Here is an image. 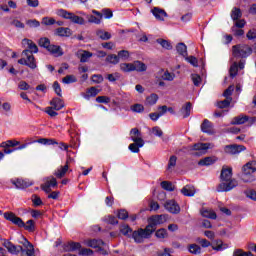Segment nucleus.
<instances>
[{"label":"nucleus","mask_w":256,"mask_h":256,"mask_svg":"<svg viewBox=\"0 0 256 256\" xmlns=\"http://www.w3.org/2000/svg\"><path fill=\"white\" fill-rule=\"evenodd\" d=\"M220 180L221 183L217 187V191L219 193L221 192H229L232 191V189H235L237 185H239V182L237 179L233 178V168L223 166L221 173H220Z\"/></svg>","instance_id":"f257e3e1"},{"label":"nucleus","mask_w":256,"mask_h":256,"mask_svg":"<svg viewBox=\"0 0 256 256\" xmlns=\"http://www.w3.org/2000/svg\"><path fill=\"white\" fill-rule=\"evenodd\" d=\"M23 246H15V244L9 240H4L3 242V247H5L8 253H11L12 255H19V253H21V256H35V248L33 247V244L25 238Z\"/></svg>","instance_id":"f03ea898"},{"label":"nucleus","mask_w":256,"mask_h":256,"mask_svg":"<svg viewBox=\"0 0 256 256\" xmlns=\"http://www.w3.org/2000/svg\"><path fill=\"white\" fill-rule=\"evenodd\" d=\"M256 172V161L247 162L242 167V173L240 174V179L243 183H253L255 181V176L253 173Z\"/></svg>","instance_id":"7ed1b4c3"},{"label":"nucleus","mask_w":256,"mask_h":256,"mask_svg":"<svg viewBox=\"0 0 256 256\" xmlns=\"http://www.w3.org/2000/svg\"><path fill=\"white\" fill-rule=\"evenodd\" d=\"M253 53V49L247 44H238L232 47V55L245 59Z\"/></svg>","instance_id":"20e7f679"},{"label":"nucleus","mask_w":256,"mask_h":256,"mask_svg":"<svg viewBox=\"0 0 256 256\" xmlns=\"http://www.w3.org/2000/svg\"><path fill=\"white\" fill-rule=\"evenodd\" d=\"M22 57L18 60L19 65H26L29 69H37V60H35V56L31 54V51L23 50Z\"/></svg>","instance_id":"39448f33"},{"label":"nucleus","mask_w":256,"mask_h":256,"mask_svg":"<svg viewBox=\"0 0 256 256\" xmlns=\"http://www.w3.org/2000/svg\"><path fill=\"white\" fill-rule=\"evenodd\" d=\"M57 15L59 17H63V19H69L72 23L76 25H85V19L83 17L77 16L72 12H68L65 9H59L57 11Z\"/></svg>","instance_id":"423d86ee"},{"label":"nucleus","mask_w":256,"mask_h":256,"mask_svg":"<svg viewBox=\"0 0 256 256\" xmlns=\"http://www.w3.org/2000/svg\"><path fill=\"white\" fill-rule=\"evenodd\" d=\"M151 235V231H147V227L145 229L140 228L132 232V238L134 239L135 243H143V240L149 239Z\"/></svg>","instance_id":"0eeeda50"},{"label":"nucleus","mask_w":256,"mask_h":256,"mask_svg":"<svg viewBox=\"0 0 256 256\" xmlns=\"http://www.w3.org/2000/svg\"><path fill=\"white\" fill-rule=\"evenodd\" d=\"M3 215L4 219H6V221H10L11 223H13V225H17V227L20 228L25 227V222L23 221V219L19 218L17 215H15V213L5 212Z\"/></svg>","instance_id":"6e6552de"},{"label":"nucleus","mask_w":256,"mask_h":256,"mask_svg":"<svg viewBox=\"0 0 256 256\" xmlns=\"http://www.w3.org/2000/svg\"><path fill=\"white\" fill-rule=\"evenodd\" d=\"M210 146L211 144L209 143H196L193 145V151L199 152H193L192 155H194V157H201V155L207 153V149H209Z\"/></svg>","instance_id":"1a4fd4ad"},{"label":"nucleus","mask_w":256,"mask_h":256,"mask_svg":"<svg viewBox=\"0 0 256 256\" xmlns=\"http://www.w3.org/2000/svg\"><path fill=\"white\" fill-rule=\"evenodd\" d=\"M164 207L166 210H168L169 213H172L173 215H178V213H181V207L175 200H167L164 204Z\"/></svg>","instance_id":"9d476101"},{"label":"nucleus","mask_w":256,"mask_h":256,"mask_svg":"<svg viewBox=\"0 0 256 256\" xmlns=\"http://www.w3.org/2000/svg\"><path fill=\"white\" fill-rule=\"evenodd\" d=\"M245 146L239 145V144H231V145H226L224 147L225 153H228V155H237L241 153V151H245Z\"/></svg>","instance_id":"9b49d317"},{"label":"nucleus","mask_w":256,"mask_h":256,"mask_svg":"<svg viewBox=\"0 0 256 256\" xmlns=\"http://www.w3.org/2000/svg\"><path fill=\"white\" fill-rule=\"evenodd\" d=\"M134 143L130 144L128 146V149L132 152V153H139V149H141V147H143L145 145V140L143 139H137V138H133L132 140Z\"/></svg>","instance_id":"f8f14e48"},{"label":"nucleus","mask_w":256,"mask_h":256,"mask_svg":"<svg viewBox=\"0 0 256 256\" xmlns=\"http://www.w3.org/2000/svg\"><path fill=\"white\" fill-rule=\"evenodd\" d=\"M22 45L24 47H25V45H27V49H25L24 51H30L32 55H33V53H39V47H37V44H35L33 42V40L24 38L22 40Z\"/></svg>","instance_id":"ddd939ff"},{"label":"nucleus","mask_w":256,"mask_h":256,"mask_svg":"<svg viewBox=\"0 0 256 256\" xmlns=\"http://www.w3.org/2000/svg\"><path fill=\"white\" fill-rule=\"evenodd\" d=\"M12 185H15L16 189H27V187H31L33 182H29L23 179L11 180Z\"/></svg>","instance_id":"4468645a"},{"label":"nucleus","mask_w":256,"mask_h":256,"mask_svg":"<svg viewBox=\"0 0 256 256\" xmlns=\"http://www.w3.org/2000/svg\"><path fill=\"white\" fill-rule=\"evenodd\" d=\"M157 225H160V223L158 222L156 216H151L148 218V225L146 226L147 231H151V234L153 235V233H155L157 230Z\"/></svg>","instance_id":"2eb2a0df"},{"label":"nucleus","mask_w":256,"mask_h":256,"mask_svg":"<svg viewBox=\"0 0 256 256\" xmlns=\"http://www.w3.org/2000/svg\"><path fill=\"white\" fill-rule=\"evenodd\" d=\"M151 13L154 15L158 21H165V17H167V12H165L164 9H161L159 7H154L151 10Z\"/></svg>","instance_id":"dca6fc26"},{"label":"nucleus","mask_w":256,"mask_h":256,"mask_svg":"<svg viewBox=\"0 0 256 256\" xmlns=\"http://www.w3.org/2000/svg\"><path fill=\"white\" fill-rule=\"evenodd\" d=\"M201 131L203 133H207L208 135H213V123H211V121L208 119H205L201 124Z\"/></svg>","instance_id":"f3484780"},{"label":"nucleus","mask_w":256,"mask_h":256,"mask_svg":"<svg viewBox=\"0 0 256 256\" xmlns=\"http://www.w3.org/2000/svg\"><path fill=\"white\" fill-rule=\"evenodd\" d=\"M69 161H71V158H69L66 161V164L64 166H60V168L54 173V175L58 179H63V177H65L67 171H69Z\"/></svg>","instance_id":"a211bd4d"},{"label":"nucleus","mask_w":256,"mask_h":256,"mask_svg":"<svg viewBox=\"0 0 256 256\" xmlns=\"http://www.w3.org/2000/svg\"><path fill=\"white\" fill-rule=\"evenodd\" d=\"M50 105H51V108L54 109L55 111H61V109L65 107V102H63L61 98L55 97L50 101Z\"/></svg>","instance_id":"6ab92c4d"},{"label":"nucleus","mask_w":256,"mask_h":256,"mask_svg":"<svg viewBox=\"0 0 256 256\" xmlns=\"http://www.w3.org/2000/svg\"><path fill=\"white\" fill-rule=\"evenodd\" d=\"M54 34L58 37H71L73 32L71 31V28L59 27L54 31Z\"/></svg>","instance_id":"aec40b11"},{"label":"nucleus","mask_w":256,"mask_h":256,"mask_svg":"<svg viewBox=\"0 0 256 256\" xmlns=\"http://www.w3.org/2000/svg\"><path fill=\"white\" fill-rule=\"evenodd\" d=\"M181 193L185 197H193V195H195V193H196L195 186H193V185H186V186H184L181 189Z\"/></svg>","instance_id":"412c9836"},{"label":"nucleus","mask_w":256,"mask_h":256,"mask_svg":"<svg viewBox=\"0 0 256 256\" xmlns=\"http://www.w3.org/2000/svg\"><path fill=\"white\" fill-rule=\"evenodd\" d=\"M47 51H49V53H51L52 55H56V57L63 56V49H61V46L50 44Z\"/></svg>","instance_id":"4be33fe9"},{"label":"nucleus","mask_w":256,"mask_h":256,"mask_svg":"<svg viewBox=\"0 0 256 256\" xmlns=\"http://www.w3.org/2000/svg\"><path fill=\"white\" fill-rule=\"evenodd\" d=\"M133 71H137V73H144L147 71V65L139 60L133 62Z\"/></svg>","instance_id":"5701e85b"},{"label":"nucleus","mask_w":256,"mask_h":256,"mask_svg":"<svg viewBox=\"0 0 256 256\" xmlns=\"http://www.w3.org/2000/svg\"><path fill=\"white\" fill-rule=\"evenodd\" d=\"M77 249H81V243L79 242H68L64 244V251L71 252L77 251Z\"/></svg>","instance_id":"b1692460"},{"label":"nucleus","mask_w":256,"mask_h":256,"mask_svg":"<svg viewBox=\"0 0 256 256\" xmlns=\"http://www.w3.org/2000/svg\"><path fill=\"white\" fill-rule=\"evenodd\" d=\"M247 121H249V116L239 115L233 118L232 125H244Z\"/></svg>","instance_id":"393cba45"},{"label":"nucleus","mask_w":256,"mask_h":256,"mask_svg":"<svg viewBox=\"0 0 256 256\" xmlns=\"http://www.w3.org/2000/svg\"><path fill=\"white\" fill-rule=\"evenodd\" d=\"M33 143H40L41 145H59L57 140L51 138H40L38 140H34Z\"/></svg>","instance_id":"a878e982"},{"label":"nucleus","mask_w":256,"mask_h":256,"mask_svg":"<svg viewBox=\"0 0 256 256\" xmlns=\"http://www.w3.org/2000/svg\"><path fill=\"white\" fill-rule=\"evenodd\" d=\"M120 233L124 235V237L131 238L133 235V229L127 224H123L120 226Z\"/></svg>","instance_id":"bb28decb"},{"label":"nucleus","mask_w":256,"mask_h":256,"mask_svg":"<svg viewBox=\"0 0 256 256\" xmlns=\"http://www.w3.org/2000/svg\"><path fill=\"white\" fill-rule=\"evenodd\" d=\"M192 107L193 105L191 104V102H187L186 105L181 108L180 113L181 115H183L184 119H187V117L191 115Z\"/></svg>","instance_id":"cd10ccee"},{"label":"nucleus","mask_w":256,"mask_h":256,"mask_svg":"<svg viewBox=\"0 0 256 256\" xmlns=\"http://www.w3.org/2000/svg\"><path fill=\"white\" fill-rule=\"evenodd\" d=\"M217 162V157H205L204 159H201L199 162H198V165H201V166H209V165H213L214 163Z\"/></svg>","instance_id":"c85d7f7f"},{"label":"nucleus","mask_w":256,"mask_h":256,"mask_svg":"<svg viewBox=\"0 0 256 256\" xmlns=\"http://www.w3.org/2000/svg\"><path fill=\"white\" fill-rule=\"evenodd\" d=\"M84 99H91V97H97L99 90L95 87H90L85 94H82Z\"/></svg>","instance_id":"c756f323"},{"label":"nucleus","mask_w":256,"mask_h":256,"mask_svg":"<svg viewBox=\"0 0 256 256\" xmlns=\"http://www.w3.org/2000/svg\"><path fill=\"white\" fill-rule=\"evenodd\" d=\"M79 55H80V63H87V61H89V59L93 57V53L85 50L79 52Z\"/></svg>","instance_id":"7c9ffc66"},{"label":"nucleus","mask_w":256,"mask_h":256,"mask_svg":"<svg viewBox=\"0 0 256 256\" xmlns=\"http://www.w3.org/2000/svg\"><path fill=\"white\" fill-rule=\"evenodd\" d=\"M87 245L88 247H92L93 249H98V247H103V245H105V242H103V240L93 239L88 240Z\"/></svg>","instance_id":"2f4dec72"},{"label":"nucleus","mask_w":256,"mask_h":256,"mask_svg":"<svg viewBox=\"0 0 256 256\" xmlns=\"http://www.w3.org/2000/svg\"><path fill=\"white\" fill-rule=\"evenodd\" d=\"M176 51L179 53V55H182V57H187V45H185V43H178L176 46Z\"/></svg>","instance_id":"473e14b6"},{"label":"nucleus","mask_w":256,"mask_h":256,"mask_svg":"<svg viewBox=\"0 0 256 256\" xmlns=\"http://www.w3.org/2000/svg\"><path fill=\"white\" fill-rule=\"evenodd\" d=\"M156 43L161 45V47H163V49H167V51H171V49H173V45H171V42H169L168 40H165L163 38L157 39Z\"/></svg>","instance_id":"72a5a7b5"},{"label":"nucleus","mask_w":256,"mask_h":256,"mask_svg":"<svg viewBox=\"0 0 256 256\" xmlns=\"http://www.w3.org/2000/svg\"><path fill=\"white\" fill-rule=\"evenodd\" d=\"M104 223H107V225H119V220H117V217L113 215H107L103 218Z\"/></svg>","instance_id":"f704fd0d"},{"label":"nucleus","mask_w":256,"mask_h":256,"mask_svg":"<svg viewBox=\"0 0 256 256\" xmlns=\"http://www.w3.org/2000/svg\"><path fill=\"white\" fill-rule=\"evenodd\" d=\"M97 37L102 39V41H109L111 39V33L105 31V30H97L96 31Z\"/></svg>","instance_id":"c9c22d12"},{"label":"nucleus","mask_w":256,"mask_h":256,"mask_svg":"<svg viewBox=\"0 0 256 256\" xmlns=\"http://www.w3.org/2000/svg\"><path fill=\"white\" fill-rule=\"evenodd\" d=\"M243 16V13L241 12V9L235 7L232 9L231 11V18L234 21H238V19H241V17Z\"/></svg>","instance_id":"e433bc0d"},{"label":"nucleus","mask_w":256,"mask_h":256,"mask_svg":"<svg viewBox=\"0 0 256 256\" xmlns=\"http://www.w3.org/2000/svg\"><path fill=\"white\" fill-rule=\"evenodd\" d=\"M231 101H233V98H226L222 101H219L217 103V107H219V109H227V107L231 105Z\"/></svg>","instance_id":"4c0bfd02"},{"label":"nucleus","mask_w":256,"mask_h":256,"mask_svg":"<svg viewBox=\"0 0 256 256\" xmlns=\"http://www.w3.org/2000/svg\"><path fill=\"white\" fill-rule=\"evenodd\" d=\"M38 44L40 47H43L44 49L48 50L51 45V40L47 37L40 38L38 41Z\"/></svg>","instance_id":"58836bf2"},{"label":"nucleus","mask_w":256,"mask_h":256,"mask_svg":"<svg viewBox=\"0 0 256 256\" xmlns=\"http://www.w3.org/2000/svg\"><path fill=\"white\" fill-rule=\"evenodd\" d=\"M22 228L26 231H29L30 233H33V231H35V221L28 220L26 224L24 223V226H22Z\"/></svg>","instance_id":"ea45409f"},{"label":"nucleus","mask_w":256,"mask_h":256,"mask_svg":"<svg viewBox=\"0 0 256 256\" xmlns=\"http://www.w3.org/2000/svg\"><path fill=\"white\" fill-rule=\"evenodd\" d=\"M188 251L192 253V255H199V253H201V246L197 244H190L188 246Z\"/></svg>","instance_id":"a19ab883"},{"label":"nucleus","mask_w":256,"mask_h":256,"mask_svg":"<svg viewBox=\"0 0 256 256\" xmlns=\"http://www.w3.org/2000/svg\"><path fill=\"white\" fill-rule=\"evenodd\" d=\"M160 185L165 191H175V186L170 181H162Z\"/></svg>","instance_id":"79ce46f5"},{"label":"nucleus","mask_w":256,"mask_h":256,"mask_svg":"<svg viewBox=\"0 0 256 256\" xmlns=\"http://www.w3.org/2000/svg\"><path fill=\"white\" fill-rule=\"evenodd\" d=\"M120 69L123 73H131L133 71V62L120 64Z\"/></svg>","instance_id":"37998d69"},{"label":"nucleus","mask_w":256,"mask_h":256,"mask_svg":"<svg viewBox=\"0 0 256 256\" xmlns=\"http://www.w3.org/2000/svg\"><path fill=\"white\" fill-rule=\"evenodd\" d=\"M159 101V96L157 94H151L146 98L147 105H155Z\"/></svg>","instance_id":"c03bdc74"},{"label":"nucleus","mask_w":256,"mask_h":256,"mask_svg":"<svg viewBox=\"0 0 256 256\" xmlns=\"http://www.w3.org/2000/svg\"><path fill=\"white\" fill-rule=\"evenodd\" d=\"M17 145H21V142L17 140H8L6 142H2L0 147H17Z\"/></svg>","instance_id":"a18cd8bd"},{"label":"nucleus","mask_w":256,"mask_h":256,"mask_svg":"<svg viewBox=\"0 0 256 256\" xmlns=\"http://www.w3.org/2000/svg\"><path fill=\"white\" fill-rule=\"evenodd\" d=\"M177 165V156L172 155L168 161L167 171H172V169Z\"/></svg>","instance_id":"49530a36"},{"label":"nucleus","mask_w":256,"mask_h":256,"mask_svg":"<svg viewBox=\"0 0 256 256\" xmlns=\"http://www.w3.org/2000/svg\"><path fill=\"white\" fill-rule=\"evenodd\" d=\"M31 201H32L34 207H41V205H43V200H41V197H39L36 194L32 195Z\"/></svg>","instance_id":"de8ad7c7"},{"label":"nucleus","mask_w":256,"mask_h":256,"mask_svg":"<svg viewBox=\"0 0 256 256\" xmlns=\"http://www.w3.org/2000/svg\"><path fill=\"white\" fill-rule=\"evenodd\" d=\"M107 63H111L112 65H117L119 63V57L115 54H110L106 57Z\"/></svg>","instance_id":"09e8293b"},{"label":"nucleus","mask_w":256,"mask_h":256,"mask_svg":"<svg viewBox=\"0 0 256 256\" xmlns=\"http://www.w3.org/2000/svg\"><path fill=\"white\" fill-rule=\"evenodd\" d=\"M201 215L202 217H206V219H217V214L209 210H203Z\"/></svg>","instance_id":"8fccbe9b"},{"label":"nucleus","mask_w":256,"mask_h":256,"mask_svg":"<svg viewBox=\"0 0 256 256\" xmlns=\"http://www.w3.org/2000/svg\"><path fill=\"white\" fill-rule=\"evenodd\" d=\"M231 31L235 37H243L245 35V30L237 28V26H232Z\"/></svg>","instance_id":"3c124183"},{"label":"nucleus","mask_w":256,"mask_h":256,"mask_svg":"<svg viewBox=\"0 0 256 256\" xmlns=\"http://www.w3.org/2000/svg\"><path fill=\"white\" fill-rule=\"evenodd\" d=\"M130 135H131L132 141H133V139H143L141 137V131H139V129H137V128H132L130 131Z\"/></svg>","instance_id":"603ef678"},{"label":"nucleus","mask_w":256,"mask_h":256,"mask_svg":"<svg viewBox=\"0 0 256 256\" xmlns=\"http://www.w3.org/2000/svg\"><path fill=\"white\" fill-rule=\"evenodd\" d=\"M62 83H65L66 85L77 83V78L73 75H67L62 79Z\"/></svg>","instance_id":"864d4df0"},{"label":"nucleus","mask_w":256,"mask_h":256,"mask_svg":"<svg viewBox=\"0 0 256 256\" xmlns=\"http://www.w3.org/2000/svg\"><path fill=\"white\" fill-rule=\"evenodd\" d=\"M239 71V66L237 64V62H234L231 67H230V77H237V73Z\"/></svg>","instance_id":"5fc2aeb1"},{"label":"nucleus","mask_w":256,"mask_h":256,"mask_svg":"<svg viewBox=\"0 0 256 256\" xmlns=\"http://www.w3.org/2000/svg\"><path fill=\"white\" fill-rule=\"evenodd\" d=\"M130 109L134 113H143V111H145V107L143 106V104H134L130 107Z\"/></svg>","instance_id":"6e6d98bb"},{"label":"nucleus","mask_w":256,"mask_h":256,"mask_svg":"<svg viewBox=\"0 0 256 256\" xmlns=\"http://www.w3.org/2000/svg\"><path fill=\"white\" fill-rule=\"evenodd\" d=\"M233 91H235V86L230 85L223 93V97L226 99H232L231 95H233Z\"/></svg>","instance_id":"4d7b16f0"},{"label":"nucleus","mask_w":256,"mask_h":256,"mask_svg":"<svg viewBox=\"0 0 256 256\" xmlns=\"http://www.w3.org/2000/svg\"><path fill=\"white\" fill-rule=\"evenodd\" d=\"M117 217L118 219L125 221V219H129V212H127L125 209H121L118 211Z\"/></svg>","instance_id":"13d9d810"},{"label":"nucleus","mask_w":256,"mask_h":256,"mask_svg":"<svg viewBox=\"0 0 256 256\" xmlns=\"http://www.w3.org/2000/svg\"><path fill=\"white\" fill-rule=\"evenodd\" d=\"M155 235L158 239H166V237L168 235L167 234V229L161 228V229L156 231Z\"/></svg>","instance_id":"bf43d9fd"},{"label":"nucleus","mask_w":256,"mask_h":256,"mask_svg":"<svg viewBox=\"0 0 256 256\" xmlns=\"http://www.w3.org/2000/svg\"><path fill=\"white\" fill-rule=\"evenodd\" d=\"M185 59L192 65L193 67H199V61L195 56H185Z\"/></svg>","instance_id":"052dcab7"},{"label":"nucleus","mask_w":256,"mask_h":256,"mask_svg":"<svg viewBox=\"0 0 256 256\" xmlns=\"http://www.w3.org/2000/svg\"><path fill=\"white\" fill-rule=\"evenodd\" d=\"M41 23H42V25L50 26V25H55L56 20H55V18L44 17V18H42Z\"/></svg>","instance_id":"680f3d73"},{"label":"nucleus","mask_w":256,"mask_h":256,"mask_svg":"<svg viewBox=\"0 0 256 256\" xmlns=\"http://www.w3.org/2000/svg\"><path fill=\"white\" fill-rule=\"evenodd\" d=\"M191 79H192V82L195 85V87H199V85H201L202 79L199 74H192Z\"/></svg>","instance_id":"e2e57ef3"},{"label":"nucleus","mask_w":256,"mask_h":256,"mask_svg":"<svg viewBox=\"0 0 256 256\" xmlns=\"http://www.w3.org/2000/svg\"><path fill=\"white\" fill-rule=\"evenodd\" d=\"M233 256H254L251 252H245L242 249H236Z\"/></svg>","instance_id":"0e129e2a"},{"label":"nucleus","mask_w":256,"mask_h":256,"mask_svg":"<svg viewBox=\"0 0 256 256\" xmlns=\"http://www.w3.org/2000/svg\"><path fill=\"white\" fill-rule=\"evenodd\" d=\"M88 23H94L95 25H101V18H98L97 16H87Z\"/></svg>","instance_id":"69168bd1"},{"label":"nucleus","mask_w":256,"mask_h":256,"mask_svg":"<svg viewBox=\"0 0 256 256\" xmlns=\"http://www.w3.org/2000/svg\"><path fill=\"white\" fill-rule=\"evenodd\" d=\"M45 183L50 187H57V179L53 176L48 177Z\"/></svg>","instance_id":"338daca9"},{"label":"nucleus","mask_w":256,"mask_h":256,"mask_svg":"<svg viewBox=\"0 0 256 256\" xmlns=\"http://www.w3.org/2000/svg\"><path fill=\"white\" fill-rule=\"evenodd\" d=\"M246 197L252 199V201H256V191L255 190H247L245 191Z\"/></svg>","instance_id":"774afa93"}]
</instances>
